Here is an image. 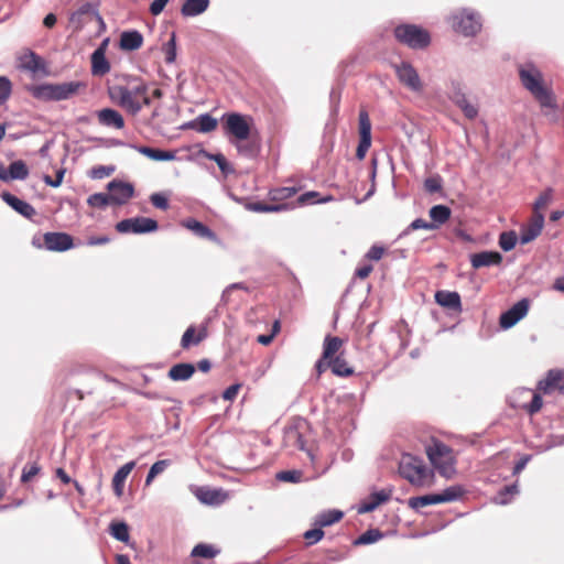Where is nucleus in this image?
<instances>
[{
  "mask_svg": "<svg viewBox=\"0 0 564 564\" xmlns=\"http://www.w3.org/2000/svg\"><path fill=\"white\" fill-rule=\"evenodd\" d=\"M518 72L523 87L529 90L542 106H552V95L542 84L543 76L541 70L532 62H527L519 65Z\"/></svg>",
  "mask_w": 564,
  "mask_h": 564,
  "instance_id": "obj_1",
  "label": "nucleus"
},
{
  "mask_svg": "<svg viewBox=\"0 0 564 564\" xmlns=\"http://www.w3.org/2000/svg\"><path fill=\"white\" fill-rule=\"evenodd\" d=\"M195 335V327L189 326L183 334L181 339V346L184 349L189 348L191 345H198L200 341H203L207 336L206 327H202V329L198 332V334Z\"/></svg>",
  "mask_w": 564,
  "mask_h": 564,
  "instance_id": "obj_34",
  "label": "nucleus"
},
{
  "mask_svg": "<svg viewBox=\"0 0 564 564\" xmlns=\"http://www.w3.org/2000/svg\"><path fill=\"white\" fill-rule=\"evenodd\" d=\"M544 227V215L538 214L533 215L531 223L529 226L521 229L520 234V242L521 245H527L534 240L542 231Z\"/></svg>",
  "mask_w": 564,
  "mask_h": 564,
  "instance_id": "obj_19",
  "label": "nucleus"
},
{
  "mask_svg": "<svg viewBox=\"0 0 564 564\" xmlns=\"http://www.w3.org/2000/svg\"><path fill=\"white\" fill-rule=\"evenodd\" d=\"M435 302L443 307L457 312L462 311L460 295L457 292L437 291L435 293Z\"/></svg>",
  "mask_w": 564,
  "mask_h": 564,
  "instance_id": "obj_24",
  "label": "nucleus"
},
{
  "mask_svg": "<svg viewBox=\"0 0 564 564\" xmlns=\"http://www.w3.org/2000/svg\"><path fill=\"white\" fill-rule=\"evenodd\" d=\"M522 394L531 398V401L523 405L529 414H534L542 408V398L539 393L533 392L531 389H522Z\"/></svg>",
  "mask_w": 564,
  "mask_h": 564,
  "instance_id": "obj_44",
  "label": "nucleus"
},
{
  "mask_svg": "<svg viewBox=\"0 0 564 564\" xmlns=\"http://www.w3.org/2000/svg\"><path fill=\"white\" fill-rule=\"evenodd\" d=\"M452 19L453 28L464 36H475L482 26L479 13L471 9H462L455 12Z\"/></svg>",
  "mask_w": 564,
  "mask_h": 564,
  "instance_id": "obj_6",
  "label": "nucleus"
},
{
  "mask_svg": "<svg viewBox=\"0 0 564 564\" xmlns=\"http://www.w3.org/2000/svg\"><path fill=\"white\" fill-rule=\"evenodd\" d=\"M91 61V74L94 76H104L110 72V63L106 58V54H102L101 50H95L90 57Z\"/></svg>",
  "mask_w": 564,
  "mask_h": 564,
  "instance_id": "obj_27",
  "label": "nucleus"
},
{
  "mask_svg": "<svg viewBox=\"0 0 564 564\" xmlns=\"http://www.w3.org/2000/svg\"><path fill=\"white\" fill-rule=\"evenodd\" d=\"M109 94L111 99L116 100L129 113L135 116L141 111L142 104L139 98L130 93L129 87L115 86L109 90Z\"/></svg>",
  "mask_w": 564,
  "mask_h": 564,
  "instance_id": "obj_9",
  "label": "nucleus"
},
{
  "mask_svg": "<svg viewBox=\"0 0 564 564\" xmlns=\"http://www.w3.org/2000/svg\"><path fill=\"white\" fill-rule=\"evenodd\" d=\"M248 208L250 210L257 212V213H276V212L284 210L286 208V206L284 204L272 205V204H264L261 202H257V203L249 204Z\"/></svg>",
  "mask_w": 564,
  "mask_h": 564,
  "instance_id": "obj_48",
  "label": "nucleus"
},
{
  "mask_svg": "<svg viewBox=\"0 0 564 564\" xmlns=\"http://www.w3.org/2000/svg\"><path fill=\"white\" fill-rule=\"evenodd\" d=\"M426 454L441 476L452 478L455 475V458L451 447L442 442H434L426 448Z\"/></svg>",
  "mask_w": 564,
  "mask_h": 564,
  "instance_id": "obj_3",
  "label": "nucleus"
},
{
  "mask_svg": "<svg viewBox=\"0 0 564 564\" xmlns=\"http://www.w3.org/2000/svg\"><path fill=\"white\" fill-rule=\"evenodd\" d=\"M464 492L465 490L459 485L447 487L446 489L438 494L440 502L444 503L457 501L463 497Z\"/></svg>",
  "mask_w": 564,
  "mask_h": 564,
  "instance_id": "obj_42",
  "label": "nucleus"
},
{
  "mask_svg": "<svg viewBox=\"0 0 564 564\" xmlns=\"http://www.w3.org/2000/svg\"><path fill=\"white\" fill-rule=\"evenodd\" d=\"M343 345V340L339 337H333L327 335L324 339L323 345V359L330 360L332 357L339 350Z\"/></svg>",
  "mask_w": 564,
  "mask_h": 564,
  "instance_id": "obj_38",
  "label": "nucleus"
},
{
  "mask_svg": "<svg viewBox=\"0 0 564 564\" xmlns=\"http://www.w3.org/2000/svg\"><path fill=\"white\" fill-rule=\"evenodd\" d=\"M195 372V367L188 362L176 364L169 370V377L173 381H184L189 379Z\"/></svg>",
  "mask_w": 564,
  "mask_h": 564,
  "instance_id": "obj_31",
  "label": "nucleus"
},
{
  "mask_svg": "<svg viewBox=\"0 0 564 564\" xmlns=\"http://www.w3.org/2000/svg\"><path fill=\"white\" fill-rule=\"evenodd\" d=\"M220 553L219 549H216L212 544L199 543L195 545L191 552L193 557L214 558Z\"/></svg>",
  "mask_w": 564,
  "mask_h": 564,
  "instance_id": "obj_41",
  "label": "nucleus"
},
{
  "mask_svg": "<svg viewBox=\"0 0 564 564\" xmlns=\"http://www.w3.org/2000/svg\"><path fill=\"white\" fill-rule=\"evenodd\" d=\"M29 176V169L24 161L17 160L9 165V170H6V181L20 180L23 181Z\"/></svg>",
  "mask_w": 564,
  "mask_h": 564,
  "instance_id": "obj_32",
  "label": "nucleus"
},
{
  "mask_svg": "<svg viewBox=\"0 0 564 564\" xmlns=\"http://www.w3.org/2000/svg\"><path fill=\"white\" fill-rule=\"evenodd\" d=\"M275 477L280 481L297 484L302 480L303 473L296 469L281 470L276 474Z\"/></svg>",
  "mask_w": 564,
  "mask_h": 564,
  "instance_id": "obj_51",
  "label": "nucleus"
},
{
  "mask_svg": "<svg viewBox=\"0 0 564 564\" xmlns=\"http://www.w3.org/2000/svg\"><path fill=\"white\" fill-rule=\"evenodd\" d=\"M518 237L513 230L503 231L499 236V246L503 251H510L516 247Z\"/></svg>",
  "mask_w": 564,
  "mask_h": 564,
  "instance_id": "obj_49",
  "label": "nucleus"
},
{
  "mask_svg": "<svg viewBox=\"0 0 564 564\" xmlns=\"http://www.w3.org/2000/svg\"><path fill=\"white\" fill-rule=\"evenodd\" d=\"M359 135L358 148L368 151L371 147V122L366 110L359 112Z\"/></svg>",
  "mask_w": 564,
  "mask_h": 564,
  "instance_id": "obj_21",
  "label": "nucleus"
},
{
  "mask_svg": "<svg viewBox=\"0 0 564 564\" xmlns=\"http://www.w3.org/2000/svg\"><path fill=\"white\" fill-rule=\"evenodd\" d=\"M502 254L498 251H481L470 254V264L474 269L499 265L502 262Z\"/></svg>",
  "mask_w": 564,
  "mask_h": 564,
  "instance_id": "obj_18",
  "label": "nucleus"
},
{
  "mask_svg": "<svg viewBox=\"0 0 564 564\" xmlns=\"http://www.w3.org/2000/svg\"><path fill=\"white\" fill-rule=\"evenodd\" d=\"M223 123L226 133L231 134L238 141H245L250 135L251 127L248 117L239 112L225 113Z\"/></svg>",
  "mask_w": 564,
  "mask_h": 564,
  "instance_id": "obj_7",
  "label": "nucleus"
},
{
  "mask_svg": "<svg viewBox=\"0 0 564 564\" xmlns=\"http://www.w3.org/2000/svg\"><path fill=\"white\" fill-rule=\"evenodd\" d=\"M135 463L134 462H128L124 465H122L113 475L112 478V488L113 492L117 497H121L123 494V487L127 477L131 473V470L134 468Z\"/></svg>",
  "mask_w": 564,
  "mask_h": 564,
  "instance_id": "obj_25",
  "label": "nucleus"
},
{
  "mask_svg": "<svg viewBox=\"0 0 564 564\" xmlns=\"http://www.w3.org/2000/svg\"><path fill=\"white\" fill-rule=\"evenodd\" d=\"M447 96L454 102H458L459 100L466 97L464 93V85L457 78H449L447 82Z\"/></svg>",
  "mask_w": 564,
  "mask_h": 564,
  "instance_id": "obj_37",
  "label": "nucleus"
},
{
  "mask_svg": "<svg viewBox=\"0 0 564 564\" xmlns=\"http://www.w3.org/2000/svg\"><path fill=\"white\" fill-rule=\"evenodd\" d=\"M237 290L248 291V286L242 282L231 283L228 286H226L221 293L220 301L216 310L229 304L232 301L234 292Z\"/></svg>",
  "mask_w": 564,
  "mask_h": 564,
  "instance_id": "obj_43",
  "label": "nucleus"
},
{
  "mask_svg": "<svg viewBox=\"0 0 564 564\" xmlns=\"http://www.w3.org/2000/svg\"><path fill=\"white\" fill-rule=\"evenodd\" d=\"M64 174H65V170L61 169L56 172L55 177L52 178L50 175H45L43 180L46 185L52 186V187H58L63 182Z\"/></svg>",
  "mask_w": 564,
  "mask_h": 564,
  "instance_id": "obj_63",
  "label": "nucleus"
},
{
  "mask_svg": "<svg viewBox=\"0 0 564 564\" xmlns=\"http://www.w3.org/2000/svg\"><path fill=\"white\" fill-rule=\"evenodd\" d=\"M185 127L192 128L202 133H207L216 129L217 119L212 117L209 113H203L193 121L185 124Z\"/></svg>",
  "mask_w": 564,
  "mask_h": 564,
  "instance_id": "obj_28",
  "label": "nucleus"
},
{
  "mask_svg": "<svg viewBox=\"0 0 564 564\" xmlns=\"http://www.w3.org/2000/svg\"><path fill=\"white\" fill-rule=\"evenodd\" d=\"M18 68L33 75L45 72L44 61L32 50H25L18 56Z\"/></svg>",
  "mask_w": 564,
  "mask_h": 564,
  "instance_id": "obj_13",
  "label": "nucleus"
},
{
  "mask_svg": "<svg viewBox=\"0 0 564 564\" xmlns=\"http://www.w3.org/2000/svg\"><path fill=\"white\" fill-rule=\"evenodd\" d=\"M328 365L332 369V372L339 377H348L354 372L352 368L349 367L347 361L340 356L328 360Z\"/></svg>",
  "mask_w": 564,
  "mask_h": 564,
  "instance_id": "obj_40",
  "label": "nucleus"
},
{
  "mask_svg": "<svg viewBox=\"0 0 564 564\" xmlns=\"http://www.w3.org/2000/svg\"><path fill=\"white\" fill-rule=\"evenodd\" d=\"M44 243L47 250L58 252L67 251L74 246L72 236L66 232H46Z\"/></svg>",
  "mask_w": 564,
  "mask_h": 564,
  "instance_id": "obj_14",
  "label": "nucleus"
},
{
  "mask_svg": "<svg viewBox=\"0 0 564 564\" xmlns=\"http://www.w3.org/2000/svg\"><path fill=\"white\" fill-rule=\"evenodd\" d=\"M391 497V490H380L370 495L369 499L362 502L358 508V513H368L373 511L381 503L387 502Z\"/></svg>",
  "mask_w": 564,
  "mask_h": 564,
  "instance_id": "obj_26",
  "label": "nucleus"
},
{
  "mask_svg": "<svg viewBox=\"0 0 564 564\" xmlns=\"http://www.w3.org/2000/svg\"><path fill=\"white\" fill-rule=\"evenodd\" d=\"M553 199V189L551 187L546 188L544 192L540 194L536 200L533 204L534 215L542 214L541 209L545 208Z\"/></svg>",
  "mask_w": 564,
  "mask_h": 564,
  "instance_id": "obj_47",
  "label": "nucleus"
},
{
  "mask_svg": "<svg viewBox=\"0 0 564 564\" xmlns=\"http://www.w3.org/2000/svg\"><path fill=\"white\" fill-rule=\"evenodd\" d=\"M210 159L216 162L217 166L219 167V170L223 173L229 174V173L234 172L232 167L230 166V164L227 162L226 158L221 153L213 154V155H210Z\"/></svg>",
  "mask_w": 564,
  "mask_h": 564,
  "instance_id": "obj_58",
  "label": "nucleus"
},
{
  "mask_svg": "<svg viewBox=\"0 0 564 564\" xmlns=\"http://www.w3.org/2000/svg\"><path fill=\"white\" fill-rule=\"evenodd\" d=\"M383 533L378 529H369L360 534L354 542L355 545H367L378 542L382 539Z\"/></svg>",
  "mask_w": 564,
  "mask_h": 564,
  "instance_id": "obj_45",
  "label": "nucleus"
},
{
  "mask_svg": "<svg viewBox=\"0 0 564 564\" xmlns=\"http://www.w3.org/2000/svg\"><path fill=\"white\" fill-rule=\"evenodd\" d=\"M182 225L199 238L216 239V235L206 225L194 218L185 219Z\"/></svg>",
  "mask_w": 564,
  "mask_h": 564,
  "instance_id": "obj_30",
  "label": "nucleus"
},
{
  "mask_svg": "<svg viewBox=\"0 0 564 564\" xmlns=\"http://www.w3.org/2000/svg\"><path fill=\"white\" fill-rule=\"evenodd\" d=\"M344 513L339 510H328L318 513L314 519V525L319 527L321 529L323 527L332 525L336 522H338L343 518Z\"/></svg>",
  "mask_w": 564,
  "mask_h": 564,
  "instance_id": "obj_35",
  "label": "nucleus"
},
{
  "mask_svg": "<svg viewBox=\"0 0 564 564\" xmlns=\"http://www.w3.org/2000/svg\"><path fill=\"white\" fill-rule=\"evenodd\" d=\"M87 204L94 208H105L111 203L108 194L95 193L88 197Z\"/></svg>",
  "mask_w": 564,
  "mask_h": 564,
  "instance_id": "obj_52",
  "label": "nucleus"
},
{
  "mask_svg": "<svg viewBox=\"0 0 564 564\" xmlns=\"http://www.w3.org/2000/svg\"><path fill=\"white\" fill-rule=\"evenodd\" d=\"M394 70L401 84L410 90L419 93L423 89V85L416 69L408 62L395 64Z\"/></svg>",
  "mask_w": 564,
  "mask_h": 564,
  "instance_id": "obj_10",
  "label": "nucleus"
},
{
  "mask_svg": "<svg viewBox=\"0 0 564 564\" xmlns=\"http://www.w3.org/2000/svg\"><path fill=\"white\" fill-rule=\"evenodd\" d=\"M2 200L8 204L13 210L26 219H32L36 215L35 208L28 202L20 199L9 192L1 194Z\"/></svg>",
  "mask_w": 564,
  "mask_h": 564,
  "instance_id": "obj_15",
  "label": "nucleus"
},
{
  "mask_svg": "<svg viewBox=\"0 0 564 564\" xmlns=\"http://www.w3.org/2000/svg\"><path fill=\"white\" fill-rule=\"evenodd\" d=\"M41 468L37 464H32L31 466H25L23 468V471H22V475H21V481L22 482H28L32 479V477H34L35 475H37L40 473Z\"/></svg>",
  "mask_w": 564,
  "mask_h": 564,
  "instance_id": "obj_61",
  "label": "nucleus"
},
{
  "mask_svg": "<svg viewBox=\"0 0 564 564\" xmlns=\"http://www.w3.org/2000/svg\"><path fill=\"white\" fill-rule=\"evenodd\" d=\"M440 502L438 494H430L424 496L411 497L409 506L414 510H420L423 507L437 505Z\"/></svg>",
  "mask_w": 564,
  "mask_h": 564,
  "instance_id": "obj_39",
  "label": "nucleus"
},
{
  "mask_svg": "<svg viewBox=\"0 0 564 564\" xmlns=\"http://www.w3.org/2000/svg\"><path fill=\"white\" fill-rule=\"evenodd\" d=\"M323 538H324V531L319 527L307 530L304 533V539L307 541V545H313V544L319 542Z\"/></svg>",
  "mask_w": 564,
  "mask_h": 564,
  "instance_id": "obj_56",
  "label": "nucleus"
},
{
  "mask_svg": "<svg viewBox=\"0 0 564 564\" xmlns=\"http://www.w3.org/2000/svg\"><path fill=\"white\" fill-rule=\"evenodd\" d=\"M115 172L113 166L99 165L91 170V176L94 178H104L111 175Z\"/></svg>",
  "mask_w": 564,
  "mask_h": 564,
  "instance_id": "obj_59",
  "label": "nucleus"
},
{
  "mask_svg": "<svg viewBox=\"0 0 564 564\" xmlns=\"http://www.w3.org/2000/svg\"><path fill=\"white\" fill-rule=\"evenodd\" d=\"M158 221L148 217H133L119 221L116 225L120 234H149L158 229Z\"/></svg>",
  "mask_w": 564,
  "mask_h": 564,
  "instance_id": "obj_8",
  "label": "nucleus"
},
{
  "mask_svg": "<svg viewBox=\"0 0 564 564\" xmlns=\"http://www.w3.org/2000/svg\"><path fill=\"white\" fill-rule=\"evenodd\" d=\"M399 473L410 484L423 486L429 477V470L422 458L404 454L399 463Z\"/></svg>",
  "mask_w": 564,
  "mask_h": 564,
  "instance_id": "obj_4",
  "label": "nucleus"
},
{
  "mask_svg": "<svg viewBox=\"0 0 564 564\" xmlns=\"http://www.w3.org/2000/svg\"><path fill=\"white\" fill-rule=\"evenodd\" d=\"M110 203L115 205L126 204L134 194L132 184L118 180H112L107 185Z\"/></svg>",
  "mask_w": 564,
  "mask_h": 564,
  "instance_id": "obj_12",
  "label": "nucleus"
},
{
  "mask_svg": "<svg viewBox=\"0 0 564 564\" xmlns=\"http://www.w3.org/2000/svg\"><path fill=\"white\" fill-rule=\"evenodd\" d=\"M419 229L434 230L436 229V225H434L433 223H429L422 218H416L408 226V228L401 234V236L408 235L410 231Z\"/></svg>",
  "mask_w": 564,
  "mask_h": 564,
  "instance_id": "obj_53",
  "label": "nucleus"
},
{
  "mask_svg": "<svg viewBox=\"0 0 564 564\" xmlns=\"http://www.w3.org/2000/svg\"><path fill=\"white\" fill-rule=\"evenodd\" d=\"M561 375L560 372L551 370L544 381H540V388L547 389L550 387H554L556 382L560 380Z\"/></svg>",
  "mask_w": 564,
  "mask_h": 564,
  "instance_id": "obj_62",
  "label": "nucleus"
},
{
  "mask_svg": "<svg viewBox=\"0 0 564 564\" xmlns=\"http://www.w3.org/2000/svg\"><path fill=\"white\" fill-rule=\"evenodd\" d=\"M384 253V248L381 246H372L368 252L366 253V258L369 260L378 261L382 258Z\"/></svg>",
  "mask_w": 564,
  "mask_h": 564,
  "instance_id": "obj_64",
  "label": "nucleus"
},
{
  "mask_svg": "<svg viewBox=\"0 0 564 564\" xmlns=\"http://www.w3.org/2000/svg\"><path fill=\"white\" fill-rule=\"evenodd\" d=\"M12 93L11 80L7 76H0V105L4 104Z\"/></svg>",
  "mask_w": 564,
  "mask_h": 564,
  "instance_id": "obj_54",
  "label": "nucleus"
},
{
  "mask_svg": "<svg viewBox=\"0 0 564 564\" xmlns=\"http://www.w3.org/2000/svg\"><path fill=\"white\" fill-rule=\"evenodd\" d=\"M98 122L108 128L122 129L124 119L121 113L112 108H104L97 111Z\"/></svg>",
  "mask_w": 564,
  "mask_h": 564,
  "instance_id": "obj_20",
  "label": "nucleus"
},
{
  "mask_svg": "<svg viewBox=\"0 0 564 564\" xmlns=\"http://www.w3.org/2000/svg\"><path fill=\"white\" fill-rule=\"evenodd\" d=\"M394 36L400 43L413 50L425 48L431 42L429 32L415 24L398 25L394 29Z\"/></svg>",
  "mask_w": 564,
  "mask_h": 564,
  "instance_id": "obj_5",
  "label": "nucleus"
},
{
  "mask_svg": "<svg viewBox=\"0 0 564 564\" xmlns=\"http://www.w3.org/2000/svg\"><path fill=\"white\" fill-rule=\"evenodd\" d=\"M455 105L463 111L464 116L469 120H474L478 116V106L469 102L467 97L459 100Z\"/></svg>",
  "mask_w": 564,
  "mask_h": 564,
  "instance_id": "obj_50",
  "label": "nucleus"
},
{
  "mask_svg": "<svg viewBox=\"0 0 564 564\" xmlns=\"http://www.w3.org/2000/svg\"><path fill=\"white\" fill-rule=\"evenodd\" d=\"M429 214L432 219L431 223L438 228L449 219L452 212L446 205H435L430 209Z\"/></svg>",
  "mask_w": 564,
  "mask_h": 564,
  "instance_id": "obj_36",
  "label": "nucleus"
},
{
  "mask_svg": "<svg viewBox=\"0 0 564 564\" xmlns=\"http://www.w3.org/2000/svg\"><path fill=\"white\" fill-rule=\"evenodd\" d=\"M150 200L153 204L154 207L159 209H167L169 208V200L167 198L161 194V193H154L150 196Z\"/></svg>",
  "mask_w": 564,
  "mask_h": 564,
  "instance_id": "obj_60",
  "label": "nucleus"
},
{
  "mask_svg": "<svg viewBox=\"0 0 564 564\" xmlns=\"http://www.w3.org/2000/svg\"><path fill=\"white\" fill-rule=\"evenodd\" d=\"M529 300L522 299L513 304L509 310L500 315V326L503 329H509L522 319L529 311Z\"/></svg>",
  "mask_w": 564,
  "mask_h": 564,
  "instance_id": "obj_11",
  "label": "nucleus"
},
{
  "mask_svg": "<svg viewBox=\"0 0 564 564\" xmlns=\"http://www.w3.org/2000/svg\"><path fill=\"white\" fill-rule=\"evenodd\" d=\"M82 84L79 82H67L62 84H42L33 86L30 91L32 96L43 101L65 100L75 95Z\"/></svg>",
  "mask_w": 564,
  "mask_h": 564,
  "instance_id": "obj_2",
  "label": "nucleus"
},
{
  "mask_svg": "<svg viewBox=\"0 0 564 564\" xmlns=\"http://www.w3.org/2000/svg\"><path fill=\"white\" fill-rule=\"evenodd\" d=\"M148 158L154 161H172L176 156L173 151H164L161 149L151 148L150 155H148Z\"/></svg>",
  "mask_w": 564,
  "mask_h": 564,
  "instance_id": "obj_55",
  "label": "nucleus"
},
{
  "mask_svg": "<svg viewBox=\"0 0 564 564\" xmlns=\"http://www.w3.org/2000/svg\"><path fill=\"white\" fill-rule=\"evenodd\" d=\"M519 495V486L518 481L505 486L501 488L497 495L492 498L494 503L499 506H506L511 502V500Z\"/></svg>",
  "mask_w": 564,
  "mask_h": 564,
  "instance_id": "obj_33",
  "label": "nucleus"
},
{
  "mask_svg": "<svg viewBox=\"0 0 564 564\" xmlns=\"http://www.w3.org/2000/svg\"><path fill=\"white\" fill-rule=\"evenodd\" d=\"M87 14H95L100 24L105 25L101 17L98 14V12L94 10V7L90 3H85L78 10L73 12L69 17V23L74 28V30L79 31L84 28L86 23L85 17Z\"/></svg>",
  "mask_w": 564,
  "mask_h": 564,
  "instance_id": "obj_22",
  "label": "nucleus"
},
{
  "mask_svg": "<svg viewBox=\"0 0 564 564\" xmlns=\"http://www.w3.org/2000/svg\"><path fill=\"white\" fill-rule=\"evenodd\" d=\"M195 496L202 503L208 506L221 505L227 499V494L224 490L208 487H198L195 490Z\"/></svg>",
  "mask_w": 564,
  "mask_h": 564,
  "instance_id": "obj_17",
  "label": "nucleus"
},
{
  "mask_svg": "<svg viewBox=\"0 0 564 564\" xmlns=\"http://www.w3.org/2000/svg\"><path fill=\"white\" fill-rule=\"evenodd\" d=\"M143 44V35L137 30L123 31L120 34L119 46L123 51H137Z\"/></svg>",
  "mask_w": 564,
  "mask_h": 564,
  "instance_id": "obj_23",
  "label": "nucleus"
},
{
  "mask_svg": "<svg viewBox=\"0 0 564 564\" xmlns=\"http://www.w3.org/2000/svg\"><path fill=\"white\" fill-rule=\"evenodd\" d=\"M283 441L286 447H293L304 451L307 453V456L310 457L312 463L315 460L314 454L312 453L311 449L306 448L303 435L300 433L296 426H289L285 429Z\"/></svg>",
  "mask_w": 564,
  "mask_h": 564,
  "instance_id": "obj_16",
  "label": "nucleus"
},
{
  "mask_svg": "<svg viewBox=\"0 0 564 564\" xmlns=\"http://www.w3.org/2000/svg\"><path fill=\"white\" fill-rule=\"evenodd\" d=\"M210 0H185L181 13L183 17H196L204 13L209 7Z\"/></svg>",
  "mask_w": 564,
  "mask_h": 564,
  "instance_id": "obj_29",
  "label": "nucleus"
},
{
  "mask_svg": "<svg viewBox=\"0 0 564 564\" xmlns=\"http://www.w3.org/2000/svg\"><path fill=\"white\" fill-rule=\"evenodd\" d=\"M442 178L440 176L427 177L424 181V188L429 193H437L442 189Z\"/></svg>",
  "mask_w": 564,
  "mask_h": 564,
  "instance_id": "obj_57",
  "label": "nucleus"
},
{
  "mask_svg": "<svg viewBox=\"0 0 564 564\" xmlns=\"http://www.w3.org/2000/svg\"><path fill=\"white\" fill-rule=\"evenodd\" d=\"M110 534L120 542L129 541V528L124 522H116L110 525Z\"/></svg>",
  "mask_w": 564,
  "mask_h": 564,
  "instance_id": "obj_46",
  "label": "nucleus"
}]
</instances>
